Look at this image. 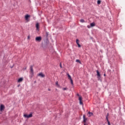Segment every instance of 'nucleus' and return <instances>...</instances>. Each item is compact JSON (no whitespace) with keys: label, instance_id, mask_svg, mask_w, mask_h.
<instances>
[{"label":"nucleus","instance_id":"nucleus-1","mask_svg":"<svg viewBox=\"0 0 125 125\" xmlns=\"http://www.w3.org/2000/svg\"><path fill=\"white\" fill-rule=\"evenodd\" d=\"M97 72V79H98L99 81L101 80V75L100 74V73L98 70H96Z\"/></svg>","mask_w":125,"mask_h":125},{"label":"nucleus","instance_id":"nucleus-2","mask_svg":"<svg viewBox=\"0 0 125 125\" xmlns=\"http://www.w3.org/2000/svg\"><path fill=\"white\" fill-rule=\"evenodd\" d=\"M30 74L32 77H33V76H34V69H33L32 65H30Z\"/></svg>","mask_w":125,"mask_h":125},{"label":"nucleus","instance_id":"nucleus-3","mask_svg":"<svg viewBox=\"0 0 125 125\" xmlns=\"http://www.w3.org/2000/svg\"><path fill=\"white\" fill-rule=\"evenodd\" d=\"M23 117H24V118H26L27 119H29V118H32V117H33V114H32V113L30 114L29 115L24 114Z\"/></svg>","mask_w":125,"mask_h":125},{"label":"nucleus","instance_id":"nucleus-4","mask_svg":"<svg viewBox=\"0 0 125 125\" xmlns=\"http://www.w3.org/2000/svg\"><path fill=\"white\" fill-rule=\"evenodd\" d=\"M35 41H36V42H42V37H41V36L37 37L35 38Z\"/></svg>","mask_w":125,"mask_h":125},{"label":"nucleus","instance_id":"nucleus-5","mask_svg":"<svg viewBox=\"0 0 125 125\" xmlns=\"http://www.w3.org/2000/svg\"><path fill=\"white\" fill-rule=\"evenodd\" d=\"M4 105L3 104H1L0 106V111H1V112L3 111V110H4Z\"/></svg>","mask_w":125,"mask_h":125},{"label":"nucleus","instance_id":"nucleus-6","mask_svg":"<svg viewBox=\"0 0 125 125\" xmlns=\"http://www.w3.org/2000/svg\"><path fill=\"white\" fill-rule=\"evenodd\" d=\"M109 116V113H107V115H106L105 118L106 119V121L108 123V125H111V124H110V122L109 121V120H108V117Z\"/></svg>","mask_w":125,"mask_h":125},{"label":"nucleus","instance_id":"nucleus-7","mask_svg":"<svg viewBox=\"0 0 125 125\" xmlns=\"http://www.w3.org/2000/svg\"><path fill=\"white\" fill-rule=\"evenodd\" d=\"M79 100L80 101V104L81 105H83V102H82V100H83V98H82V97H79Z\"/></svg>","mask_w":125,"mask_h":125},{"label":"nucleus","instance_id":"nucleus-8","mask_svg":"<svg viewBox=\"0 0 125 125\" xmlns=\"http://www.w3.org/2000/svg\"><path fill=\"white\" fill-rule=\"evenodd\" d=\"M30 15H26L25 16V20H26V21H28V19L29 18H30Z\"/></svg>","mask_w":125,"mask_h":125},{"label":"nucleus","instance_id":"nucleus-9","mask_svg":"<svg viewBox=\"0 0 125 125\" xmlns=\"http://www.w3.org/2000/svg\"><path fill=\"white\" fill-rule=\"evenodd\" d=\"M39 77H41V78H44L45 76L42 74V73H40L38 74Z\"/></svg>","mask_w":125,"mask_h":125},{"label":"nucleus","instance_id":"nucleus-10","mask_svg":"<svg viewBox=\"0 0 125 125\" xmlns=\"http://www.w3.org/2000/svg\"><path fill=\"white\" fill-rule=\"evenodd\" d=\"M36 27L37 30H39V28H40V23H39L38 22H37L36 24Z\"/></svg>","mask_w":125,"mask_h":125},{"label":"nucleus","instance_id":"nucleus-11","mask_svg":"<svg viewBox=\"0 0 125 125\" xmlns=\"http://www.w3.org/2000/svg\"><path fill=\"white\" fill-rule=\"evenodd\" d=\"M79 42H80V41L79 40V39H77L76 40V43L78 45V47H81V46L80 44V43H79Z\"/></svg>","mask_w":125,"mask_h":125},{"label":"nucleus","instance_id":"nucleus-12","mask_svg":"<svg viewBox=\"0 0 125 125\" xmlns=\"http://www.w3.org/2000/svg\"><path fill=\"white\" fill-rule=\"evenodd\" d=\"M83 123H86V121L87 120V119L85 118V116L84 115L83 116Z\"/></svg>","mask_w":125,"mask_h":125},{"label":"nucleus","instance_id":"nucleus-13","mask_svg":"<svg viewBox=\"0 0 125 125\" xmlns=\"http://www.w3.org/2000/svg\"><path fill=\"white\" fill-rule=\"evenodd\" d=\"M88 114H89L88 117H91V116H93V113L92 112H89Z\"/></svg>","mask_w":125,"mask_h":125},{"label":"nucleus","instance_id":"nucleus-14","mask_svg":"<svg viewBox=\"0 0 125 125\" xmlns=\"http://www.w3.org/2000/svg\"><path fill=\"white\" fill-rule=\"evenodd\" d=\"M22 81H23V78H21L19 79L18 82V83H21V82H22Z\"/></svg>","mask_w":125,"mask_h":125},{"label":"nucleus","instance_id":"nucleus-15","mask_svg":"<svg viewBox=\"0 0 125 125\" xmlns=\"http://www.w3.org/2000/svg\"><path fill=\"white\" fill-rule=\"evenodd\" d=\"M67 77L68 78V80H72V78L71 77V75H70V74H67Z\"/></svg>","mask_w":125,"mask_h":125},{"label":"nucleus","instance_id":"nucleus-16","mask_svg":"<svg viewBox=\"0 0 125 125\" xmlns=\"http://www.w3.org/2000/svg\"><path fill=\"white\" fill-rule=\"evenodd\" d=\"M91 27H94L95 26V23L94 22H92L90 24Z\"/></svg>","mask_w":125,"mask_h":125},{"label":"nucleus","instance_id":"nucleus-17","mask_svg":"<svg viewBox=\"0 0 125 125\" xmlns=\"http://www.w3.org/2000/svg\"><path fill=\"white\" fill-rule=\"evenodd\" d=\"M80 22H81V23H84V20L83 19L80 20Z\"/></svg>","mask_w":125,"mask_h":125},{"label":"nucleus","instance_id":"nucleus-18","mask_svg":"<svg viewBox=\"0 0 125 125\" xmlns=\"http://www.w3.org/2000/svg\"><path fill=\"white\" fill-rule=\"evenodd\" d=\"M76 62H77L78 63H80V64H81V61L79 60H76Z\"/></svg>","mask_w":125,"mask_h":125},{"label":"nucleus","instance_id":"nucleus-19","mask_svg":"<svg viewBox=\"0 0 125 125\" xmlns=\"http://www.w3.org/2000/svg\"><path fill=\"white\" fill-rule=\"evenodd\" d=\"M98 4H100L101 3V1L100 0H98L97 1Z\"/></svg>","mask_w":125,"mask_h":125},{"label":"nucleus","instance_id":"nucleus-20","mask_svg":"<svg viewBox=\"0 0 125 125\" xmlns=\"http://www.w3.org/2000/svg\"><path fill=\"white\" fill-rule=\"evenodd\" d=\"M70 81V83H71V84H72V85H73V84H74V83H73V80L71 79Z\"/></svg>","mask_w":125,"mask_h":125},{"label":"nucleus","instance_id":"nucleus-21","mask_svg":"<svg viewBox=\"0 0 125 125\" xmlns=\"http://www.w3.org/2000/svg\"><path fill=\"white\" fill-rule=\"evenodd\" d=\"M67 89V88H64L63 90H66Z\"/></svg>","mask_w":125,"mask_h":125},{"label":"nucleus","instance_id":"nucleus-22","mask_svg":"<svg viewBox=\"0 0 125 125\" xmlns=\"http://www.w3.org/2000/svg\"><path fill=\"white\" fill-rule=\"evenodd\" d=\"M27 69V67H25L23 69V70H26Z\"/></svg>","mask_w":125,"mask_h":125},{"label":"nucleus","instance_id":"nucleus-23","mask_svg":"<svg viewBox=\"0 0 125 125\" xmlns=\"http://www.w3.org/2000/svg\"><path fill=\"white\" fill-rule=\"evenodd\" d=\"M56 84L57 85H58V82H56Z\"/></svg>","mask_w":125,"mask_h":125},{"label":"nucleus","instance_id":"nucleus-24","mask_svg":"<svg viewBox=\"0 0 125 125\" xmlns=\"http://www.w3.org/2000/svg\"><path fill=\"white\" fill-rule=\"evenodd\" d=\"M60 67L61 68H62V65L61 64V63H60Z\"/></svg>","mask_w":125,"mask_h":125},{"label":"nucleus","instance_id":"nucleus-25","mask_svg":"<svg viewBox=\"0 0 125 125\" xmlns=\"http://www.w3.org/2000/svg\"><path fill=\"white\" fill-rule=\"evenodd\" d=\"M104 77H105L106 76V74H104Z\"/></svg>","mask_w":125,"mask_h":125},{"label":"nucleus","instance_id":"nucleus-26","mask_svg":"<svg viewBox=\"0 0 125 125\" xmlns=\"http://www.w3.org/2000/svg\"><path fill=\"white\" fill-rule=\"evenodd\" d=\"M77 96H80V95H79V94H77Z\"/></svg>","mask_w":125,"mask_h":125},{"label":"nucleus","instance_id":"nucleus-27","mask_svg":"<svg viewBox=\"0 0 125 125\" xmlns=\"http://www.w3.org/2000/svg\"><path fill=\"white\" fill-rule=\"evenodd\" d=\"M28 39H30V36H28Z\"/></svg>","mask_w":125,"mask_h":125},{"label":"nucleus","instance_id":"nucleus-28","mask_svg":"<svg viewBox=\"0 0 125 125\" xmlns=\"http://www.w3.org/2000/svg\"><path fill=\"white\" fill-rule=\"evenodd\" d=\"M48 90H49V91H50V89H48Z\"/></svg>","mask_w":125,"mask_h":125},{"label":"nucleus","instance_id":"nucleus-29","mask_svg":"<svg viewBox=\"0 0 125 125\" xmlns=\"http://www.w3.org/2000/svg\"><path fill=\"white\" fill-rule=\"evenodd\" d=\"M84 125H85V124H84Z\"/></svg>","mask_w":125,"mask_h":125}]
</instances>
